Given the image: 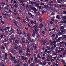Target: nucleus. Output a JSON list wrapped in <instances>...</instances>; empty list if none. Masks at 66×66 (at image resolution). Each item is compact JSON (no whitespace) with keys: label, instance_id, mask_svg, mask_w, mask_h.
<instances>
[{"label":"nucleus","instance_id":"f257e3e1","mask_svg":"<svg viewBox=\"0 0 66 66\" xmlns=\"http://www.w3.org/2000/svg\"><path fill=\"white\" fill-rule=\"evenodd\" d=\"M16 31L17 32L18 34L19 35H22V32L19 29H17Z\"/></svg>","mask_w":66,"mask_h":66},{"label":"nucleus","instance_id":"f03ea898","mask_svg":"<svg viewBox=\"0 0 66 66\" xmlns=\"http://www.w3.org/2000/svg\"><path fill=\"white\" fill-rule=\"evenodd\" d=\"M57 43H59L61 40H62L63 39L62 37H59L58 39H55Z\"/></svg>","mask_w":66,"mask_h":66},{"label":"nucleus","instance_id":"7ed1b4c3","mask_svg":"<svg viewBox=\"0 0 66 66\" xmlns=\"http://www.w3.org/2000/svg\"><path fill=\"white\" fill-rule=\"evenodd\" d=\"M14 36L12 35L11 36V37H10V38H9V41H10V40H15V39L13 37H14Z\"/></svg>","mask_w":66,"mask_h":66},{"label":"nucleus","instance_id":"20e7f679","mask_svg":"<svg viewBox=\"0 0 66 66\" xmlns=\"http://www.w3.org/2000/svg\"><path fill=\"white\" fill-rule=\"evenodd\" d=\"M30 9H31L32 10H33L34 12H35V11L37 12V9H36V8L34 7H30Z\"/></svg>","mask_w":66,"mask_h":66},{"label":"nucleus","instance_id":"39448f33","mask_svg":"<svg viewBox=\"0 0 66 66\" xmlns=\"http://www.w3.org/2000/svg\"><path fill=\"white\" fill-rule=\"evenodd\" d=\"M33 34L32 35V36L34 37H35L36 34V33L35 32V31H33L32 32Z\"/></svg>","mask_w":66,"mask_h":66},{"label":"nucleus","instance_id":"423d86ee","mask_svg":"<svg viewBox=\"0 0 66 66\" xmlns=\"http://www.w3.org/2000/svg\"><path fill=\"white\" fill-rule=\"evenodd\" d=\"M1 60L2 61V62H3L5 60V58H4V57L3 56H2L1 57Z\"/></svg>","mask_w":66,"mask_h":66},{"label":"nucleus","instance_id":"0eeeda50","mask_svg":"<svg viewBox=\"0 0 66 66\" xmlns=\"http://www.w3.org/2000/svg\"><path fill=\"white\" fill-rule=\"evenodd\" d=\"M15 25L16 26L18 27H20L21 26V24L20 23H15Z\"/></svg>","mask_w":66,"mask_h":66},{"label":"nucleus","instance_id":"6e6552de","mask_svg":"<svg viewBox=\"0 0 66 66\" xmlns=\"http://www.w3.org/2000/svg\"><path fill=\"white\" fill-rule=\"evenodd\" d=\"M29 15H30L31 17L32 18H34V15L32 14L31 13H29Z\"/></svg>","mask_w":66,"mask_h":66},{"label":"nucleus","instance_id":"1a4fd4ad","mask_svg":"<svg viewBox=\"0 0 66 66\" xmlns=\"http://www.w3.org/2000/svg\"><path fill=\"white\" fill-rule=\"evenodd\" d=\"M27 38L28 39H30V34H27Z\"/></svg>","mask_w":66,"mask_h":66},{"label":"nucleus","instance_id":"9d476101","mask_svg":"<svg viewBox=\"0 0 66 66\" xmlns=\"http://www.w3.org/2000/svg\"><path fill=\"white\" fill-rule=\"evenodd\" d=\"M44 7L45 9H49V6L46 5H44Z\"/></svg>","mask_w":66,"mask_h":66},{"label":"nucleus","instance_id":"9b49d317","mask_svg":"<svg viewBox=\"0 0 66 66\" xmlns=\"http://www.w3.org/2000/svg\"><path fill=\"white\" fill-rule=\"evenodd\" d=\"M30 43H32V44H33V43H35V41L33 39H32L31 40H30Z\"/></svg>","mask_w":66,"mask_h":66},{"label":"nucleus","instance_id":"f8f14e48","mask_svg":"<svg viewBox=\"0 0 66 66\" xmlns=\"http://www.w3.org/2000/svg\"><path fill=\"white\" fill-rule=\"evenodd\" d=\"M35 32L36 34H38V31H39V30L37 29H35Z\"/></svg>","mask_w":66,"mask_h":66},{"label":"nucleus","instance_id":"ddd939ff","mask_svg":"<svg viewBox=\"0 0 66 66\" xmlns=\"http://www.w3.org/2000/svg\"><path fill=\"white\" fill-rule=\"evenodd\" d=\"M28 44L29 46L30 47H32V46H33V44L31 42H30Z\"/></svg>","mask_w":66,"mask_h":66},{"label":"nucleus","instance_id":"4468645a","mask_svg":"<svg viewBox=\"0 0 66 66\" xmlns=\"http://www.w3.org/2000/svg\"><path fill=\"white\" fill-rule=\"evenodd\" d=\"M62 37V39H63V40H64V39H64V38H66V36L65 35H63L62 37Z\"/></svg>","mask_w":66,"mask_h":66},{"label":"nucleus","instance_id":"2eb2a0df","mask_svg":"<svg viewBox=\"0 0 66 66\" xmlns=\"http://www.w3.org/2000/svg\"><path fill=\"white\" fill-rule=\"evenodd\" d=\"M22 48L19 49V53L20 54H21L22 51Z\"/></svg>","mask_w":66,"mask_h":66},{"label":"nucleus","instance_id":"dca6fc26","mask_svg":"<svg viewBox=\"0 0 66 66\" xmlns=\"http://www.w3.org/2000/svg\"><path fill=\"white\" fill-rule=\"evenodd\" d=\"M60 7H62V9H65V6H64L63 5H60Z\"/></svg>","mask_w":66,"mask_h":66},{"label":"nucleus","instance_id":"f3484780","mask_svg":"<svg viewBox=\"0 0 66 66\" xmlns=\"http://www.w3.org/2000/svg\"><path fill=\"white\" fill-rule=\"evenodd\" d=\"M5 39L4 40V41H5V42H7L8 40V38H7L5 36Z\"/></svg>","mask_w":66,"mask_h":66},{"label":"nucleus","instance_id":"a211bd4d","mask_svg":"<svg viewBox=\"0 0 66 66\" xmlns=\"http://www.w3.org/2000/svg\"><path fill=\"white\" fill-rule=\"evenodd\" d=\"M11 29V30H10V32L12 33H14V30L13 29H12V28L11 27H10Z\"/></svg>","mask_w":66,"mask_h":66},{"label":"nucleus","instance_id":"6ab92c4d","mask_svg":"<svg viewBox=\"0 0 66 66\" xmlns=\"http://www.w3.org/2000/svg\"><path fill=\"white\" fill-rule=\"evenodd\" d=\"M31 4L32 5H33V4H36V3L35 2H31Z\"/></svg>","mask_w":66,"mask_h":66},{"label":"nucleus","instance_id":"aec40b11","mask_svg":"<svg viewBox=\"0 0 66 66\" xmlns=\"http://www.w3.org/2000/svg\"><path fill=\"white\" fill-rule=\"evenodd\" d=\"M24 2V1H23V0H19V2L20 3H23V2Z\"/></svg>","mask_w":66,"mask_h":66},{"label":"nucleus","instance_id":"412c9836","mask_svg":"<svg viewBox=\"0 0 66 66\" xmlns=\"http://www.w3.org/2000/svg\"><path fill=\"white\" fill-rule=\"evenodd\" d=\"M47 42V41H46V40H44V41L43 42V44H42L43 46H44L45 45V44H46V43Z\"/></svg>","mask_w":66,"mask_h":66},{"label":"nucleus","instance_id":"4be33fe9","mask_svg":"<svg viewBox=\"0 0 66 66\" xmlns=\"http://www.w3.org/2000/svg\"><path fill=\"white\" fill-rule=\"evenodd\" d=\"M49 9L50 10H51V11H53L54 10V9H53V7H49Z\"/></svg>","mask_w":66,"mask_h":66},{"label":"nucleus","instance_id":"5701e85b","mask_svg":"<svg viewBox=\"0 0 66 66\" xmlns=\"http://www.w3.org/2000/svg\"><path fill=\"white\" fill-rule=\"evenodd\" d=\"M42 34H43L42 35V36H44V35H45V32L44 31H43L42 32Z\"/></svg>","mask_w":66,"mask_h":66},{"label":"nucleus","instance_id":"b1692460","mask_svg":"<svg viewBox=\"0 0 66 66\" xmlns=\"http://www.w3.org/2000/svg\"><path fill=\"white\" fill-rule=\"evenodd\" d=\"M21 64V63H20L19 62H18L17 63V65H15V66H19Z\"/></svg>","mask_w":66,"mask_h":66},{"label":"nucleus","instance_id":"393cba45","mask_svg":"<svg viewBox=\"0 0 66 66\" xmlns=\"http://www.w3.org/2000/svg\"><path fill=\"white\" fill-rule=\"evenodd\" d=\"M34 50H36V48H37V45L36 44H35L34 45Z\"/></svg>","mask_w":66,"mask_h":66},{"label":"nucleus","instance_id":"a878e982","mask_svg":"<svg viewBox=\"0 0 66 66\" xmlns=\"http://www.w3.org/2000/svg\"><path fill=\"white\" fill-rule=\"evenodd\" d=\"M1 48L2 50H4L5 49V47L4 45H2V46Z\"/></svg>","mask_w":66,"mask_h":66},{"label":"nucleus","instance_id":"bb28decb","mask_svg":"<svg viewBox=\"0 0 66 66\" xmlns=\"http://www.w3.org/2000/svg\"><path fill=\"white\" fill-rule=\"evenodd\" d=\"M56 17L57 19H60V16L59 15H57Z\"/></svg>","mask_w":66,"mask_h":66},{"label":"nucleus","instance_id":"cd10ccee","mask_svg":"<svg viewBox=\"0 0 66 66\" xmlns=\"http://www.w3.org/2000/svg\"><path fill=\"white\" fill-rule=\"evenodd\" d=\"M5 36V35H4V34L3 33V35H1L0 37L1 38H3V36Z\"/></svg>","mask_w":66,"mask_h":66},{"label":"nucleus","instance_id":"c85d7f7f","mask_svg":"<svg viewBox=\"0 0 66 66\" xmlns=\"http://www.w3.org/2000/svg\"><path fill=\"white\" fill-rule=\"evenodd\" d=\"M39 28H40V29H42V28H43V25H42V24H40L39 25Z\"/></svg>","mask_w":66,"mask_h":66},{"label":"nucleus","instance_id":"c756f323","mask_svg":"<svg viewBox=\"0 0 66 66\" xmlns=\"http://www.w3.org/2000/svg\"><path fill=\"white\" fill-rule=\"evenodd\" d=\"M0 66H5L4 63H1L0 64Z\"/></svg>","mask_w":66,"mask_h":66},{"label":"nucleus","instance_id":"7c9ffc66","mask_svg":"<svg viewBox=\"0 0 66 66\" xmlns=\"http://www.w3.org/2000/svg\"><path fill=\"white\" fill-rule=\"evenodd\" d=\"M46 27H47V26H49V23H48V22H46Z\"/></svg>","mask_w":66,"mask_h":66},{"label":"nucleus","instance_id":"2f4dec72","mask_svg":"<svg viewBox=\"0 0 66 66\" xmlns=\"http://www.w3.org/2000/svg\"><path fill=\"white\" fill-rule=\"evenodd\" d=\"M15 50H16V51L18 50V46H15Z\"/></svg>","mask_w":66,"mask_h":66},{"label":"nucleus","instance_id":"473e14b6","mask_svg":"<svg viewBox=\"0 0 66 66\" xmlns=\"http://www.w3.org/2000/svg\"><path fill=\"white\" fill-rule=\"evenodd\" d=\"M46 48L48 50H50V47L48 46H47Z\"/></svg>","mask_w":66,"mask_h":66},{"label":"nucleus","instance_id":"72a5a7b5","mask_svg":"<svg viewBox=\"0 0 66 66\" xmlns=\"http://www.w3.org/2000/svg\"><path fill=\"white\" fill-rule=\"evenodd\" d=\"M50 6H49V7H53V4H51Z\"/></svg>","mask_w":66,"mask_h":66},{"label":"nucleus","instance_id":"f704fd0d","mask_svg":"<svg viewBox=\"0 0 66 66\" xmlns=\"http://www.w3.org/2000/svg\"><path fill=\"white\" fill-rule=\"evenodd\" d=\"M55 34H53L51 36V37H52V38H53L54 37H55Z\"/></svg>","mask_w":66,"mask_h":66},{"label":"nucleus","instance_id":"c9c22d12","mask_svg":"<svg viewBox=\"0 0 66 66\" xmlns=\"http://www.w3.org/2000/svg\"><path fill=\"white\" fill-rule=\"evenodd\" d=\"M37 34V38H39V34H38H38Z\"/></svg>","mask_w":66,"mask_h":66},{"label":"nucleus","instance_id":"e433bc0d","mask_svg":"<svg viewBox=\"0 0 66 66\" xmlns=\"http://www.w3.org/2000/svg\"><path fill=\"white\" fill-rule=\"evenodd\" d=\"M26 52H31V51L30 50L28 49L27 50V51H26Z\"/></svg>","mask_w":66,"mask_h":66},{"label":"nucleus","instance_id":"4c0bfd02","mask_svg":"<svg viewBox=\"0 0 66 66\" xmlns=\"http://www.w3.org/2000/svg\"><path fill=\"white\" fill-rule=\"evenodd\" d=\"M57 2L58 3H61L62 2H61L60 0H58L57 1Z\"/></svg>","mask_w":66,"mask_h":66},{"label":"nucleus","instance_id":"58836bf2","mask_svg":"<svg viewBox=\"0 0 66 66\" xmlns=\"http://www.w3.org/2000/svg\"><path fill=\"white\" fill-rule=\"evenodd\" d=\"M37 15H40V13H39V12H37Z\"/></svg>","mask_w":66,"mask_h":66},{"label":"nucleus","instance_id":"ea45409f","mask_svg":"<svg viewBox=\"0 0 66 66\" xmlns=\"http://www.w3.org/2000/svg\"><path fill=\"white\" fill-rule=\"evenodd\" d=\"M7 45V44L6 43H5L4 44L3 46L4 47L5 46V47H6V45Z\"/></svg>","mask_w":66,"mask_h":66},{"label":"nucleus","instance_id":"a19ab883","mask_svg":"<svg viewBox=\"0 0 66 66\" xmlns=\"http://www.w3.org/2000/svg\"><path fill=\"white\" fill-rule=\"evenodd\" d=\"M56 41L54 40L53 42V43H54V45H55V44H56Z\"/></svg>","mask_w":66,"mask_h":66},{"label":"nucleus","instance_id":"79ce46f5","mask_svg":"<svg viewBox=\"0 0 66 66\" xmlns=\"http://www.w3.org/2000/svg\"><path fill=\"white\" fill-rule=\"evenodd\" d=\"M2 15H5V16H7L8 15V14H4V13H2Z\"/></svg>","mask_w":66,"mask_h":66},{"label":"nucleus","instance_id":"37998d69","mask_svg":"<svg viewBox=\"0 0 66 66\" xmlns=\"http://www.w3.org/2000/svg\"><path fill=\"white\" fill-rule=\"evenodd\" d=\"M27 24L28 25V27H29V28H31V26L29 25V23H27Z\"/></svg>","mask_w":66,"mask_h":66},{"label":"nucleus","instance_id":"c03bdc74","mask_svg":"<svg viewBox=\"0 0 66 66\" xmlns=\"http://www.w3.org/2000/svg\"><path fill=\"white\" fill-rule=\"evenodd\" d=\"M35 61L36 62H37V58L36 57H35Z\"/></svg>","mask_w":66,"mask_h":66},{"label":"nucleus","instance_id":"a18cd8bd","mask_svg":"<svg viewBox=\"0 0 66 66\" xmlns=\"http://www.w3.org/2000/svg\"><path fill=\"white\" fill-rule=\"evenodd\" d=\"M46 64V62H44L43 64V65H45Z\"/></svg>","mask_w":66,"mask_h":66},{"label":"nucleus","instance_id":"49530a36","mask_svg":"<svg viewBox=\"0 0 66 66\" xmlns=\"http://www.w3.org/2000/svg\"><path fill=\"white\" fill-rule=\"evenodd\" d=\"M43 40H44V39H43V38L41 39L40 42L41 43L43 42Z\"/></svg>","mask_w":66,"mask_h":66},{"label":"nucleus","instance_id":"de8ad7c7","mask_svg":"<svg viewBox=\"0 0 66 66\" xmlns=\"http://www.w3.org/2000/svg\"><path fill=\"white\" fill-rule=\"evenodd\" d=\"M63 14H66V11H63Z\"/></svg>","mask_w":66,"mask_h":66},{"label":"nucleus","instance_id":"09e8293b","mask_svg":"<svg viewBox=\"0 0 66 66\" xmlns=\"http://www.w3.org/2000/svg\"><path fill=\"white\" fill-rule=\"evenodd\" d=\"M19 42V41L16 40L15 41L14 43H18Z\"/></svg>","mask_w":66,"mask_h":66},{"label":"nucleus","instance_id":"8fccbe9b","mask_svg":"<svg viewBox=\"0 0 66 66\" xmlns=\"http://www.w3.org/2000/svg\"><path fill=\"white\" fill-rule=\"evenodd\" d=\"M58 38V35H57L56 36V37H55V39H56V38Z\"/></svg>","mask_w":66,"mask_h":66},{"label":"nucleus","instance_id":"3c124183","mask_svg":"<svg viewBox=\"0 0 66 66\" xmlns=\"http://www.w3.org/2000/svg\"><path fill=\"white\" fill-rule=\"evenodd\" d=\"M30 22L31 23V24H34V22L33 21H31Z\"/></svg>","mask_w":66,"mask_h":66},{"label":"nucleus","instance_id":"603ef678","mask_svg":"<svg viewBox=\"0 0 66 66\" xmlns=\"http://www.w3.org/2000/svg\"><path fill=\"white\" fill-rule=\"evenodd\" d=\"M26 43H28V44H29V43H29V41L28 40H26Z\"/></svg>","mask_w":66,"mask_h":66},{"label":"nucleus","instance_id":"864d4df0","mask_svg":"<svg viewBox=\"0 0 66 66\" xmlns=\"http://www.w3.org/2000/svg\"><path fill=\"white\" fill-rule=\"evenodd\" d=\"M5 9L6 10H8V8L7 7H5Z\"/></svg>","mask_w":66,"mask_h":66},{"label":"nucleus","instance_id":"5fc2aeb1","mask_svg":"<svg viewBox=\"0 0 66 66\" xmlns=\"http://www.w3.org/2000/svg\"><path fill=\"white\" fill-rule=\"evenodd\" d=\"M60 49H61V51H63L64 50V48H60Z\"/></svg>","mask_w":66,"mask_h":66},{"label":"nucleus","instance_id":"6e6d98bb","mask_svg":"<svg viewBox=\"0 0 66 66\" xmlns=\"http://www.w3.org/2000/svg\"><path fill=\"white\" fill-rule=\"evenodd\" d=\"M61 29H64V27L62 26H61Z\"/></svg>","mask_w":66,"mask_h":66},{"label":"nucleus","instance_id":"4d7b16f0","mask_svg":"<svg viewBox=\"0 0 66 66\" xmlns=\"http://www.w3.org/2000/svg\"><path fill=\"white\" fill-rule=\"evenodd\" d=\"M57 23V22H56V21H54V22L53 24H56Z\"/></svg>","mask_w":66,"mask_h":66},{"label":"nucleus","instance_id":"13d9d810","mask_svg":"<svg viewBox=\"0 0 66 66\" xmlns=\"http://www.w3.org/2000/svg\"><path fill=\"white\" fill-rule=\"evenodd\" d=\"M7 56V53H5V57H6Z\"/></svg>","mask_w":66,"mask_h":66},{"label":"nucleus","instance_id":"bf43d9fd","mask_svg":"<svg viewBox=\"0 0 66 66\" xmlns=\"http://www.w3.org/2000/svg\"><path fill=\"white\" fill-rule=\"evenodd\" d=\"M34 24H36V21H34Z\"/></svg>","mask_w":66,"mask_h":66},{"label":"nucleus","instance_id":"052dcab7","mask_svg":"<svg viewBox=\"0 0 66 66\" xmlns=\"http://www.w3.org/2000/svg\"><path fill=\"white\" fill-rule=\"evenodd\" d=\"M5 59L7 61H9V59H8L7 57H6L5 58Z\"/></svg>","mask_w":66,"mask_h":66},{"label":"nucleus","instance_id":"680f3d73","mask_svg":"<svg viewBox=\"0 0 66 66\" xmlns=\"http://www.w3.org/2000/svg\"><path fill=\"white\" fill-rule=\"evenodd\" d=\"M21 5L22 6H25V5H26V4H22Z\"/></svg>","mask_w":66,"mask_h":66},{"label":"nucleus","instance_id":"e2e57ef3","mask_svg":"<svg viewBox=\"0 0 66 66\" xmlns=\"http://www.w3.org/2000/svg\"><path fill=\"white\" fill-rule=\"evenodd\" d=\"M39 54H38V58H40V59H41V57H40V56H39Z\"/></svg>","mask_w":66,"mask_h":66},{"label":"nucleus","instance_id":"0e129e2a","mask_svg":"<svg viewBox=\"0 0 66 66\" xmlns=\"http://www.w3.org/2000/svg\"><path fill=\"white\" fill-rule=\"evenodd\" d=\"M23 65L24 66H27V64H26V63H24V64H23Z\"/></svg>","mask_w":66,"mask_h":66},{"label":"nucleus","instance_id":"69168bd1","mask_svg":"<svg viewBox=\"0 0 66 66\" xmlns=\"http://www.w3.org/2000/svg\"><path fill=\"white\" fill-rule=\"evenodd\" d=\"M59 50H57L56 51V52L57 53H59Z\"/></svg>","mask_w":66,"mask_h":66},{"label":"nucleus","instance_id":"338daca9","mask_svg":"<svg viewBox=\"0 0 66 66\" xmlns=\"http://www.w3.org/2000/svg\"><path fill=\"white\" fill-rule=\"evenodd\" d=\"M56 29V28H53L52 30V31H53V30H55Z\"/></svg>","mask_w":66,"mask_h":66},{"label":"nucleus","instance_id":"774afa93","mask_svg":"<svg viewBox=\"0 0 66 66\" xmlns=\"http://www.w3.org/2000/svg\"><path fill=\"white\" fill-rule=\"evenodd\" d=\"M2 4L3 5H5V3H2Z\"/></svg>","mask_w":66,"mask_h":66}]
</instances>
